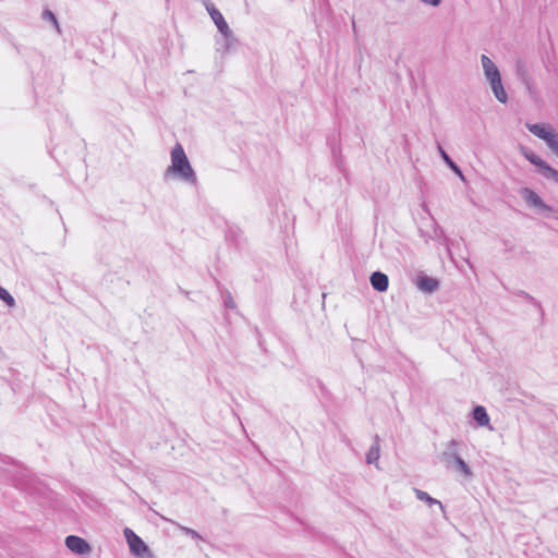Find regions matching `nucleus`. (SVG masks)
Wrapping results in <instances>:
<instances>
[{
	"label": "nucleus",
	"mask_w": 558,
	"mask_h": 558,
	"mask_svg": "<svg viewBox=\"0 0 558 558\" xmlns=\"http://www.w3.org/2000/svg\"><path fill=\"white\" fill-rule=\"evenodd\" d=\"M166 175L173 174L180 180L196 184V174L185 155V151L181 144H177L171 150V165L166 170Z\"/></svg>",
	"instance_id": "f257e3e1"
},
{
	"label": "nucleus",
	"mask_w": 558,
	"mask_h": 558,
	"mask_svg": "<svg viewBox=\"0 0 558 558\" xmlns=\"http://www.w3.org/2000/svg\"><path fill=\"white\" fill-rule=\"evenodd\" d=\"M459 441L451 439L447 444V448L440 453L439 459L447 470L460 473L464 477L469 478L473 475V472L468 463L459 454Z\"/></svg>",
	"instance_id": "f03ea898"
},
{
	"label": "nucleus",
	"mask_w": 558,
	"mask_h": 558,
	"mask_svg": "<svg viewBox=\"0 0 558 558\" xmlns=\"http://www.w3.org/2000/svg\"><path fill=\"white\" fill-rule=\"evenodd\" d=\"M520 151L526 160L537 167V172L543 178L551 180L558 184V170L550 167L545 160L527 147L521 146Z\"/></svg>",
	"instance_id": "7ed1b4c3"
},
{
	"label": "nucleus",
	"mask_w": 558,
	"mask_h": 558,
	"mask_svg": "<svg viewBox=\"0 0 558 558\" xmlns=\"http://www.w3.org/2000/svg\"><path fill=\"white\" fill-rule=\"evenodd\" d=\"M202 2L204 4L205 9L207 10V12L209 13L213 22L217 26L219 33L223 37H228V38L231 37V29H230L228 23L226 22L225 17L222 16V14L220 13V11L209 0H203Z\"/></svg>",
	"instance_id": "20e7f679"
},
{
	"label": "nucleus",
	"mask_w": 558,
	"mask_h": 558,
	"mask_svg": "<svg viewBox=\"0 0 558 558\" xmlns=\"http://www.w3.org/2000/svg\"><path fill=\"white\" fill-rule=\"evenodd\" d=\"M124 535L128 541L130 551L134 556L140 557V558H145L146 555L150 554L149 547L131 529L126 527L124 530Z\"/></svg>",
	"instance_id": "39448f33"
},
{
	"label": "nucleus",
	"mask_w": 558,
	"mask_h": 558,
	"mask_svg": "<svg viewBox=\"0 0 558 558\" xmlns=\"http://www.w3.org/2000/svg\"><path fill=\"white\" fill-rule=\"evenodd\" d=\"M514 71L517 78L524 85L529 95L531 97H535L536 89L534 87L533 78L530 74L526 63L523 60L518 59L515 61Z\"/></svg>",
	"instance_id": "423d86ee"
},
{
	"label": "nucleus",
	"mask_w": 558,
	"mask_h": 558,
	"mask_svg": "<svg viewBox=\"0 0 558 558\" xmlns=\"http://www.w3.org/2000/svg\"><path fill=\"white\" fill-rule=\"evenodd\" d=\"M520 194L530 207L548 213L554 210L553 207L547 205L535 191L529 187H523L520 191Z\"/></svg>",
	"instance_id": "0eeeda50"
},
{
	"label": "nucleus",
	"mask_w": 558,
	"mask_h": 558,
	"mask_svg": "<svg viewBox=\"0 0 558 558\" xmlns=\"http://www.w3.org/2000/svg\"><path fill=\"white\" fill-rule=\"evenodd\" d=\"M65 546L77 555H86L92 550L90 545L82 537L76 535H69L65 537Z\"/></svg>",
	"instance_id": "6e6552de"
},
{
	"label": "nucleus",
	"mask_w": 558,
	"mask_h": 558,
	"mask_svg": "<svg viewBox=\"0 0 558 558\" xmlns=\"http://www.w3.org/2000/svg\"><path fill=\"white\" fill-rule=\"evenodd\" d=\"M416 286L422 292L432 294L439 289V281L436 278L421 272L417 276Z\"/></svg>",
	"instance_id": "1a4fd4ad"
},
{
	"label": "nucleus",
	"mask_w": 558,
	"mask_h": 558,
	"mask_svg": "<svg viewBox=\"0 0 558 558\" xmlns=\"http://www.w3.org/2000/svg\"><path fill=\"white\" fill-rule=\"evenodd\" d=\"M371 284L374 290L385 292L389 286V278L381 271H374L369 278Z\"/></svg>",
	"instance_id": "9d476101"
},
{
	"label": "nucleus",
	"mask_w": 558,
	"mask_h": 558,
	"mask_svg": "<svg viewBox=\"0 0 558 558\" xmlns=\"http://www.w3.org/2000/svg\"><path fill=\"white\" fill-rule=\"evenodd\" d=\"M490 84L492 90L497 98L498 101L501 104H506L508 101V95L504 88L501 75L487 80Z\"/></svg>",
	"instance_id": "9b49d317"
},
{
	"label": "nucleus",
	"mask_w": 558,
	"mask_h": 558,
	"mask_svg": "<svg viewBox=\"0 0 558 558\" xmlns=\"http://www.w3.org/2000/svg\"><path fill=\"white\" fill-rule=\"evenodd\" d=\"M481 63L484 70V74L487 80L494 78L500 75V72L493 60L486 54H482Z\"/></svg>",
	"instance_id": "f8f14e48"
},
{
	"label": "nucleus",
	"mask_w": 558,
	"mask_h": 558,
	"mask_svg": "<svg viewBox=\"0 0 558 558\" xmlns=\"http://www.w3.org/2000/svg\"><path fill=\"white\" fill-rule=\"evenodd\" d=\"M525 126L533 135L543 141H545V138L548 137L550 133H553L551 130L547 129L542 123H526Z\"/></svg>",
	"instance_id": "ddd939ff"
},
{
	"label": "nucleus",
	"mask_w": 558,
	"mask_h": 558,
	"mask_svg": "<svg viewBox=\"0 0 558 558\" xmlns=\"http://www.w3.org/2000/svg\"><path fill=\"white\" fill-rule=\"evenodd\" d=\"M473 418L480 426L489 425V416L486 409L483 405H476L473 409Z\"/></svg>",
	"instance_id": "4468645a"
},
{
	"label": "nucleus",
	"mask_w": 558,
	"mask_h": 558,
	"mask_svg": "<svg viewBox=\"0 0 558 558\" xmlns=\"http://www.w3.org/2000/svg\"><path fill=\"white\" fill-rule=\"evenodd\" d=\"M379 452H380L379 437H378V435H376L374 437V444L371 446V448L368 449V451L366 453V462L368 464L376 463L379 459Z\"/></svg>",
	"instance_id": "2eb2a0df"
},
{
	"label": "nucleus",
	"mask_w": 558,
	"mask_h": 558,
	"mask_svg": "<svg viewBox=\"0 0 558 558\" xmlns=\"http://www.w3.org/2000/svg\"><path fill=\"white\" fill-rule=\"evenodd\" d=\"M438 150L446 162V165L456 173L459 175L460 179L464 180L463 173L460 169V167L449 157V155L445 151V149L441 147L440 144H438Z\"/></svg>",
	"instance_id": "dca6fc26"
},
{
	"label": "nucleus",
	"mask_w": 558,
	"mask_h": 558,
	"mask_svg": "<svg viewBox=\"0 0 558 558\" xmlns=\"http://www.w3.org/2000/svg\"><path fill=\"white\" fill-rule=\"evenodd\" d=\"M415 495L418 500L425 501L429 507L437 505L440 508V510L442 512H445L444 505L439 500L430 497L426 492L421 490V489H415Z\"/></svg>",
	"instance_id": "f3484780"
},
{
	"label": "nucleus",
	"mask_w": 558,
	"mask_h": 558,
	"mask_svg": "<svg viewBox=\"0 0 558 558\" xmlns=\"http://www.w3.org/2000/svg\"><path fill=\"white\" fill-rule=\"evenodd\" d=\"M0 299L10 307L15 305L14 298L9 293L7 289L0 286Z\"/></svg>",
	"instance_id": "a211bd4d"
},
{
	"label": "nucleus",
	"mask_w": 558,
	"mask_h": 558,
	"mask_svg": "<svg viewBox=\"0 0 558 558\" xmlns=\"http://www.w3.org/2000/svg\"><path fill=\"white\" fill-rule=\"evenodd\" d=\"M545 142L555 154L558 151V135L555 132L550 133Z\"/></svg>",
	"instance_id": "6ab92c4d"
},
{
	"label": "nucleus",
	"mask_w": 558,
	"mask_h": 558,
	"mask_svg": "<svg viewBox=\"0 0 558 558\" xmlns=\"http://www.w3.org/2000/svg\"><path fill=\"white\" fill-rule=\"evenodd\" d=\"M223 303H225V306L228 307V308H235V302L231 295V293L229 291H226V293L223 294Z\"/></svg>",
	"instance_id": "aec40b11"
},
{
	"label": "nucleus",
	"mask_w": 558,
	"mask_h": 558,
	"mask_svg": "<svg viewBox=\"0 0 558 558\" xmlns=\"http://www.w3.org/2000/svg\"><path fill=\"white\" fill-rule=\"evenodd\" d=\"M225 38V48L226 50H229L234 47V45L238 43L236 38L233 36V33L231 32V37H223Z\"/></svg>",
	"instance_id": "412c9836"
},
{
	"label": "nucleus",
	"mask_w": 558,
	"mask_h": 558,
	"mask_svg": "<svg viewBox=\"0 0 558 558\" xmlns=\"http://www.w3.org/2000/svg\"><path fill=\"white\" fill-rule=\"evenodd\" d=\"M43 17H44V20H49V21L53 22V24L58 27L57 19L50 10H45L43 13Z\"/></svg>",
	"instance_id": "4be33fe9"
},
{
	"label": "nucleus",
	"mask_w": 558,
	"mask_h": 558,
	"mask_svg": "<svg viewBox=\"0 0 558 558\" xmlns=\"http://www.w3.org/2000/svg\"><path fill=\"white\" fill-rule=\"evenodd\" d=\"M180 529L186 534V535H190L191 537L193 538H201V535L193 529H190V527H185V526H180Z\"/></svg>",
	"instance_id": "5701e85b"
},
{
	"label": "nucleus",
	"mask_w": 558,
	"mask_h": 558,
	"mask_svg": "<svg viewBox=\"0 0 558 558\" xmlns=\"http://www.w3.org/2000/svg\"><path fill=\"white\" fill-rule=\"evenodd\" d=\"M520 294H521V295H523V296H524L529 302H531L533 305H535V306H537V307L542 308L541 303H539L537 300H535L532 295H530L529 293H526V292H524V291H521V292H520Z\"/></svg>",
	"instance_id": "b1692460"
},
{
	"label": "nucleus",
	"mask_w": 558,
	"mask_h": 558,
	"mask_svg": "<svg viewBox=\"0 0 558 558\" xmlns=\"http://www.w3.org/2000/svg\"><path fill=\"white\" fill-rule=\"evenodd\" d=\"M423 3L429 4L432 7H438L441 3V0H421Z\"/></svg>",
	"instance_id": "393cba45"
},
{
	"label": "nucleus",
	"mask_w": 558,
	"mask_h": 558,
	"mask_svg": "<svg viewBox=\"0 0 558 558\" xmlns=\"http://www.w3.org/2000/svg\"><path fill=\"white\" fill-rule=\"evenodd\" d=\"M352 31L354 34H356V25L354 19L352 20Z\"/></svg>",
	"instance_id": "a878e982"
},
{
	"label": "nucleus",
	"mask_w": 558,
	"mask_h": 558,
	"mask_svg": "<svg viewBox=\"0 0 558 558\" xmlns=\"http://www.w3.org/2000/svg\"><path fill=\"white\" fill-rule=\"evenodd\" d=\"M557 157H558V151L556 153Z\"/></svg>",
	"instance_id": "bb28decb"
},
{
	"label": "nucleus",
	"mask_w": 558,
	"mask_h": 558,
	"mask_svg": "<svg viewBox=\"0 0 558 558\" xmlns=\"http://www.w3.org/2000/svg\"><path fill=\"white\" fill-rule=\"evenodd\" d=\"M557 220H558V217H557Z\"/></svg>",
	"instance_id": "cd10ccee"
}]
</instances>
